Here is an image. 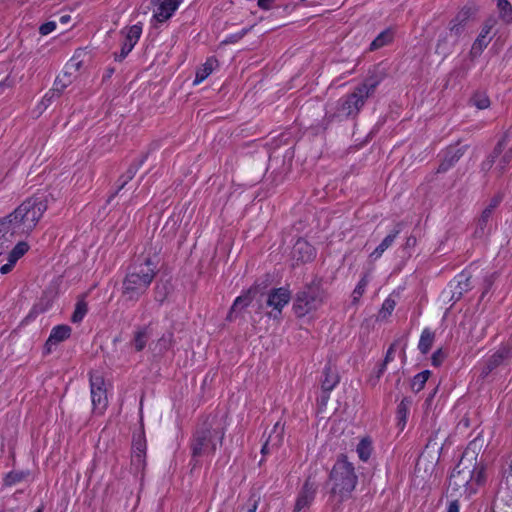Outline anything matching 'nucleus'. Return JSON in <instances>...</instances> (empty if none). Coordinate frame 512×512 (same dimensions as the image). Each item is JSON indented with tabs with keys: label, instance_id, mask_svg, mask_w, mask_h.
Masks as SVG:
<instances>
[{
	"label": "nucleus",
	"instance_id": "38",
	"mask_svg": "<svg viewBox=\"0 0 512 512\" xmlns=\"http://www.w3.org/2000/svg\"><path fill=\"white\" fill-rule=\"evenodd\" d=\"M368 278L367 276H364L357 284V286L355 287L353 293H352V297H353V301L356 302L360 299V297L363 295L364 291H365V288L366 286L368 285Z\"/></svg>",
	"mask_w": 512,
	"mask_h": 512
},
{
	"label": "nucleus",
	"instance_id": "9",
	"mask_svg": "<svg viewBox=\"0 0 512 512\" xmlns=\"http://www.w3.org/2000/svg\"><path fill=\"white\" fill-rule=\"evenodd\" d=\"M80 62H69L65 66L62 74L58 75L54 81L53 88L43 97L42 104L45 108L53 101L59 98L66 87H68L75 79V72L78 71Z\"/></svg>",
	"mask_w": 512,
	"mask_h": 512
},
{
	"label": "nucleus",
	"instance_id": "47",
	"mask_svg": "<svg viewBox=\"0 0 512 512\" xmlns=\"http://www.w3.org/2000/svg\"><path fill=\"white\" fill-rule=\"evenodd\" d=\"M133 451H134V454L135 453H141V454H144L145 452V444L142 440H138L134 443L133 445Z\"/></svg>",
	"mask_w": 512,
	"mask_h": 512
},
{
	"label": "nucleus",
	"instance_id": "49",
	"mask_svg": "<svg viewBox=\"0 0 512 512\" xmlns=\"http://www.w3.org/2000/svg\"><path fill=\"white\" fill-rule=\"evenodd\" d=\"M460 511V505L458 500H453L449 503L447 507V512H459Z\"/></svg>",
	"mask_w": 512,
	"mask_h": 512
},
{
	"label": "nucleus",
	"instance_id": "32",
	"mask_svg": "<svg viewBox=\"0 0 512 512\" xmlns=\"http://www.w3.org/2000/svg\"><path fill=\"white\" fill-rule=\"evenodd\" d=\"M356 452L362 461H367L372 452L371 441L362 439L357 445Z\"/></svg>",
	"mask_w": 512,
	"mask_h": 512
},
{
	"label": "nucleus",
	"instance_id": "50",
	"mask_svg": "<svg viewBox=\"0 0 512 512\" xmlns=\"http://www.w3.org/2000/svg\"><path fill=\"white\" fill-rule=\"evenodd\" d=\"M15 264H16V263H11V262H10V260L8 259V263L4 264V265L0 268V272H1L2 274H7V273H9V272L13 269V267H14V265H15Z\"/></svg>",
	"mask_w": 512,
	"mask_h": 512
},
{
	"label": "nucleus",
	"instance_id": "13",
	"mask_svg": "<svg viewBox=\"0 0 512 512\" xmlns=\"http://www.w3.org/2000/svg\"><path fill=\"white\" fill-rule=\"evenodd\" d=\"M470 16L471 9L469 7H463L450 21L447 32L450 36L451 44H458Z\"/></svg>",
	"mask_w": 512,
	"mask_h": 512
},
{
	"label": "nucleus",
	"instance_id": "23",
	"mask_svg": "<svg viewBox=\"0 0 512 512\" xmlns=\"http://www.w3.org/2000/svg\"><path fill=\"white\" fill-rule=\"evenodd\" d=\"M394 38V33L392 29H386L382 31L370 44V50L375 51L378 50L390 42H392Z\"/></svg>",
	"mask_w": 512,
	"mask_h": 512
},
{
	"label": "nucleus",
	"instance_id": "19",
	"mask_svg": "<svg viewBox=\"0 0 512 512\" xmlns=\"http://www.w3.org/2000/svg\"><path fill=\"white\" fill-rule=\"evenodd\" d=\"M71 335V328L68 325L55 326L50 333V336L46 342L48 347L57 345L58 343L66 340Z\"/></svg>",
	"mask_w": 512,
	"mask_h": 512
},
{
	"label": "nucleus",
	"instance_id": "3",
	"mask_svg": "<svg viewBox=\"0 0 512 512\" xmlns=\"http://www.w3.org/2000/svg\"><path fill=\"white\" fill-rule=\"evenodd\" d=\"M380 81L379 77L368 78L363 84L356 87L351 94L330 105L327 113H330L332 117L341 119L356 116L363 107L365 100L375 92Z\"/></svg>",
	"mask_w": 512,
	"mask_h": 512
},
{
	"label": "nucleus",
	"instance_id": "12",
	"mask_svg": "<svg viewBox=\"0 0 512 512\" xmlns=\"http://www.w3.org/2000/svg\"><path fill=\"white\" fill-rule=\"evenodd\" d=\"M124 39L121 44V51L115 54L116 61H122L132 51L142 34V25L140 23L126 27L121 30Z\"/></svg>",
	"mask_w": 512,
	"mask_h": 512
},
{
	"label": "nucleus",
	"instance_id": "1",
	"mask_svg": "<svg viewBox=\"0 0 512 512\" xmlns=\"http://www.w3.org/2000/svg\"><path fill=\"white\" fill-rule=\"evenodd\" d=\"M47 209L46 200L35 196L22 202L12 213L0 218V246L3 248L9 237L31 233ZM2 251L0 250V255Z\"/></svg>",
	"mask_w": 512,
	"mask_h": 512
},
{
	"label": "nucleus",
	"instance_id": "53",
	"mask_svg": "<svg viewBox=\"0 0 512 512\" xmlns=\"http://www.w3.org/2000/svg\"><path fill=\"white\" fill-rule=\"evenodd\" d=\"M274 448H271V445L266 441L264 443V445L262 446V449H261V452L263 454H268L271 450H273Z\"/></svg>",
	"mask_w": 512,
	"mask_h": 512
},
{
	"label": "nucleus",
	"instance_id": "48",
	"mask_svg": "<svg viewBox=\"0 0 512 512\" xmlns=\"http://www.w3.org/2000/svg\"><path fill=\"white\" fill-rule=\"evenodd\" d=\"M394 348H395V343L392 344L389 349L387 350V353H386V356H385V359H384V364H388L390 361H392L394 359Z\"/></svg>",
	"mask_w": 512,
	"mask_h": 512
},
{
	"label": "nucleus",
	"instance_id": "11",
	"mask_svg": "<svg viewBox=\"0 0 512 512\" xmlns=\"http://www.w3.org/2000/svg\"><path fill=\"white\" fill-rule=\"evenodd\" d=\"M496 24L497 20L495 17H489L484 21L479 35L471 46L470 55L472 58L480 56L484 49L489 45L493 37L496 35V31L494 30Z\"/></svg>",
	"mask_w": 512,
	"mask_h": 512
},
{
	"label": "nucleus",
	"instance_id": "28",
	"mask_svg": "<svg viewBox=\"0 0 512 512\" xmlns=\"http://www.w3.org/2000/svg\"><path fill=\"white\" fill-rule=\"evenodd\" d=\"M411 404V400L408 398L402 399V401L399 403L397 407V420H398V427L403 430L406 423H407V416L409 413V407Z\"/></svg>",
	"mask_w": 512,
	"mask_h": 512
},
{
	"label": "nucleus",
	"instance_id": "33",
	"mask_svg": "<svg viewBox=\"0 0 512 512\" xmlns=\"http://www.w3.org/2000/svg\"><path fill=\"white\" fill-rule=\"evenodd\" d=\"M498 9L500 11V17L505 23L512 22V6L508 0H498Z\"/></svg>",
	"mask_w": 512,
	"mask_h": 512
},
{
	"label": "nucleus",
	"instance_id": "10",
	"mask_svg": "<svg viewBox=\"0 0 512 512\" xmlns=\"http://www.w3.org/2000/svg\"><path fill=\"white\" fill-rule=\"evenodd\" d=\"M90 394L93 412L103 414L108 406V398L104 378L99 373L90 376Z\"/></svg>",
	"mask_w": 512,
	"mask_h": 512
},
{
	"label": "nucleus",
	"instance_id": "41",
	"mask_svg": "<svg viewBox=\"0 0 512 512\" xmlns=\"http://www.w3.org/2000/svg\"><path fill=\"white\" fill-rule=\"evenodd\" d=\"M458 288H459V291L457 292L458 293V297H460L463 293V291H467L468 290V287H469V278L466 277L464 274H461L459 276V279H458Z\"/></svg>",
	"mask_w": 512,
	"mask_h": 512
},
{
	"label": "nucleus",
	"instance_id": "5",
	"mask_svg": "<svg viewBox=\"0 0 512 512\" xmlns=\"http://www.w3.org/2000/svg\"><path fill=\"white\" fill-rule=\"evenodd\" d=\"M331 493L340 500L348 498L357 484L353 465L345 457L339 458L330 473Z\"/></svg>",
	"mask_w": 512,
	"mask_h": 512
},
{
	"label": "nucleus",
	"instance_id": "25",
	"mask_svg": "<svg viewBox=\"0 0 512 512\" xmlns=\"http://www.w3.org/2000/svg\"><path fill=\"white\" fill-rule=\"evenodd\" d=\"M456 45L457 44H451L450 36H449L448 32H445L444 34L440 35V37L438 39V42L436 45V53L445 57L452 52L453 48Z\"/></svg>",
	"mask_w": 512,
	"mask_h": 512
},
{
	"label": "nucleus",
	"instance_id": "29",
	"mask_svg": "<svg viewBox=\"0 0 512 512\" xmlns=\"http://www.w3.org/2000/svg\"><path fill=\"white\" fill-rule=\"evenodd\" d=\"M434 338L435 335L430 329L425 328L422 331L418 344V348L421 351V353L427 354L429 352L434 343Z\"/></svg>",
	"mask_w": 512,
	"mask_h": 512
},
{
	"label": "nucleus",
	"instance_id": "6",
	"mask_svg": "<svg viewBox=\"0 0 512 512\" xmlns=\"http://www.w3.org/2000/svg\"><path fill=\"white\" fill-rule=\"evenodd\" d=\"M326 292L318 283H312L299 291L294 299L293 310L297 317H304L318 310L326 300Z\"/></svg>",
	"mask_w": 512,
	"mask_h": 512
},
{
	"label": "nucleus",
	"instance_id": "24",
	"mask_svg": "<svg viewBox=\"0 0 512 512\" xmlns=\"http://www.w3.org/2000/svg\"><path fill=\"white\" fill-rule=\"evenodd\" d=\"M283 438H284V426L280 422H277L274 425V427L266 441L271 445V448L275 449V448H278L281 446V444L283 442Z\"/></svg>",
	"mask_w": 512,
	"mask_h": 512
},
{
	"label": "nucleus",
	"instance_id": "7",
	"mask_svg": "<svg viewBox=\"0 0 512 512\" xmlns=\"http://www.w3.org/2000/svg\"><path fill=\"white\" fill-rule=\"evenodd\" d=\"M468 456L469 452H465L449 479V489L459 492L460 494L461 491L466 493L472 490V488H469V485L474 477L477 483L481 481V471H478L476 476L474 475L475 464H473L472 461L475 460V458H469Z\"/></svg>",
	"mask_w": 512,
	"mask_h": 512
},
{
	"label": "nucleus",
	"instance_id": "21",
	"mask_svg": "<svg viewBox=\"0 0 512 512\" xmlns=\"http://www.w3.org/2000/svg\"><path fill=\"white\" fill-rule=\"evenodd\" d=\"M400 233L399 229L393 230L390 234H388L382 242L375 248V250L370 254V258L372 260L379 259L382 254L392 246L398 234Z\"/></svg>",
	"mask_w": 512,
	"mask_h": 512
},
{
	"label": "nucleus",
	"instance_id": "15",
	"mask_svg": "<svg viewBox=\"0 0 512 512\" xmlns=\"http://www.w3.org/2000/svg\"><path fill=\"white\" fill-rule=\"evenodd\" d=\"M316 490L317 486L307 479L297 497L294 512H301L308 508L314 500Z\"/></svg>",
	"mask_w": 512,
	"mask_h": 512
},
{
	"label": "nucleus",
	"instance_id": "8",
	"mask_svg": "<svg viewBox=\"0 0 512 512\" xmlns=\"http://www.w3.org/2000/svg\"><path fill=\"white\" fill-rule=\"evenodd\" d=\"M512 162V145H509L508 135H504L493 152L482 163V170H493L497 176L502 175Z\"/></svg>",
	"mask_w": 512,
	"mask_h": 512
},
{
	"label": "nucleus",
	"instance_id": "55",
	"mask_svg": "<svg viewBox=\"0 0 512 512\" xmlns=\"http://www.w3.org/2000/svg\"><path fill=\"white\" fill-rule=\"evenodd\" d=\"M70 19H71L70 15L67 14V15L61 16L59 20L62 24H66L70 21Z\"/></svg>",
	"mask_w": 512,
	"mask_h": 512
},
{
	"label": "nucleus",
	"instance_id": "54",
	"mask_svg": "<svg viewBox=\"0 0 512 512\" xmlns=\"http://www.w3.org/2000/svg\"><path fill=\"white\" fill-rule=\"evenodd\" d=\"M385 370H386V364L382 363L380 368L377 371V375H376L377 379H379L383 375Z\"/></svg>",
	"mask_w": 512,
	"mask_h": 512
},
{
	"label": "nucleus",
	"instance_id": "46",
	"mask_svg": "<svg viewBox=\"0 0 512 512\" xmlns=\"http://www.w3.org/2000/svg\"><path fill=\"white\" fill-rule=\"evenodd\" d=\"M276 0H258V6L261 9L269 10L272 8Z\"/></svg>",
	"mask_w": 512,
	"mask_h": 512
},
{
	"label": "nucleus",
	"instance_id": "35",
	"mask_svg": "<svg viewBox=\"0 0 512 512\" xmlns=\"http://www.w3.org/2000/svg\"><path fill=\"white\" fill-rule=\"evenodd\" d=\"M508 353L509 350L507 348H502L494 353L488 361L489 370L497 367L508 356Z\"/></svg>",
	"mask_w": 512,
	"mask_h": 512
},
{
	"label": "nucleus",
	"instance_id": "57",
	"mask_svg": "<svg viewBox=\"0 0 512 512\" xmlns=\"http://www.w3.org/2000/svg\"><path fill=\"white\" fill-rule=\"evenodd\" d=\"M318 3H319V2H308V3H307V6H314V5L318 4Z\"/></svg>",
	"mask_w": 512,
	"mask_h": 512
},
{
	"label": "nucleus",
	"instance_id": "39",
	"mask_svg": "<svg viewBox=\"0 0 512 512\" xmlns=\"http://www.w3.org/2000/svg\"><path fill=\"white\" fill-rule=\"evenodd\" d=\"M172 342H173V334L172 333L164 334L157 342L159 351L163 352V351L168 350L172 346Z\"/></svg>",
	"mask_w": 512,
	"mask_h": 512
},
{
	"label": "nucleus",
	"instance_id": "34",
	"mask_svg": "<svg viewBox=\"0 0 512 512\" xmlns=\"http://www.w3.org/2000/svg\"><path fill=\"white\" fill-rule=\"evenodd\" d=\"M88 311L87 303L82 299L76 304L75 310L72 314L71 321L73 323H79L83 320L84 316Z\"/></svg>",
	"mask_w": 512,
	"mask_h": 512
},
{
	"label": "nucleus",
	"instance_id": "37",
	"mask_svg": "<svg viewBox=\"0 0 512 512\" xmlns=\"http://www.w3.org/2000/svg\"><path fill=\"white\" fill-rule=\"evenodd\" d=\"M395 306H396V300H395V298L392 295H390L383 302L382 308H381V311H380V315L382 317H387V316L391 315V313L394 310Z\"/></svg>",
	"mask_w": 512,
	"mask_h": 512
},
{
	"label": "nucleus",
	"instance_id": "52",
	"mask_svg": "<svg viewBox=\"0 0 512 512\" xmlns=\"http://www.w3.org/2000/svg\"><path fill=\"white\" fill-rule=\"evenodd\" d=\"M5 481L8 485H12V484L16 483L17 481H19V477L17 474L10 473L7 475Z\"/></svg>",
	"mask_w": 512,
	"mask_h": 512
},
{
	"label": "nucleus",
	"instance_id": "51",
	"mask_svg": "<svg viewBox=\"0 0 512 512\" xmlns=\"http://www.w3.org/2000/svg\"><path fill=\"white\" fill-rule=\"evenodd\" d=\"M501 201L500 197H495L491 200L490 204L485 209H491V212L493 213L494 209L499 205Z\"/></svg>",
	"mask_w": 512,
	"mask_h": 512
},
{
	"label": "nucleus",
	"instance_id": "27",
	"mask_svg": "<svg viewBox=\"0 0 512 512\" xmlns=\"http://www.w3.org/2000/svg\"><path fill=\"white\" fill-rule=\"evenodd\" d=\"M255 294H256V289L251 288L248 291H246L244 294L238 296L233 303L231 311L233 312L236 310H242L245 307H247L252 302Z\"/></svg>",
	"mask_w": 512,
	"mask_h": 512
},
{
	"label": "nucleus",
	"instance_id": "16",
	"mask_svg": "<svg viewBox=\"0 0 512 512\" xmlns=\"http://www.w3.org/2000/svg\"><path fill=\"white\" fill-rule=\"evenodd\" d=\"M181 0H164L154 11L153 19L158 23H163L172 17L178 9Z\"/></svg>",
	"mask_w": 512,
	"mask_h": 512
},
{
	"label": "nucleus",
	"instance_id": "17",
	"mask_svg": "<svg viewBox=\"0 0 512 512\" xmlns=\"http://www.w3.org/2000/svg\"><path fill=\"white\" fill-rule=\"evenodd\" d=\"M463 154H464V151L462 148H459V147L449 148L446 151V153L438 167L437 172L444 173V172L448 171L463 156Z\"/></svg>",
	"mask_w": 512,
	"mask_h": 512
},
{
	"label": "nucleus",
	"instance_id": "40",
	"mask_svg": "<svg viewBox=\"0 0 512 512\" xmlns=\"http://www.w3.org/2000/svg\"><path fill=\"white\" fill-rule=\"evenodd\" d=\"M491 216H492L491 209H484L482 211V214H481L480 218L478 219V227L481 231H484Z\"/></svg>",
	"mask_w": 512,
	"mask_h": 512
},
{
	"label": "nucleus",
	"instance_id": "2",
	"mask_svg": "<svg viewBox=\"0 0 512 512\" xmlns=\"http://www.w3.org/2000/svg\"><path fill=\"white\" fill-rule=\"evenodd\" d=\"M156 275V265L146 257L136 262L127 273L122 286V295L128 301H137Z\"/></svg>",
	"mask_w": 512,
	"mask_h": 512
},
{
	"label": "nucleus",
	"instance_id": "56",
	"mask_svg": "<svg viewBox=\"0 0 512 512\" xmlns=\"http://www.w3.org/2000/svg\"><path fill=\"white\" fill-rule=\"evenodd\" d=\"M257 504L254 503L246 512H256Z\"/></svg>",
	"mask_w": 512,
	"mask_h": 512
},
{
	"label": "nucleus",
	"instance_id": "26",
	"mask_svg": "<svg viewBox=\"0 0 512 512\" xmlns=\"http://www.w3.org/2000/svg\"><path fill=\"white\" fill-rule=\"evenodd\" d=\"M148 338H149L148 327L138 328L135 331L134 337L132 340V345L134 346V349L137 352L142 351L146 346Z\"/></svg>",
	"mask_w": 512,
	"mask_h": 512
},
{
	"label": "nucleus",
	"instance_id": "22",
	"mask_svg": "<svg viewBox=\"0 0 512 512\" xmlns=\"http://www.w3.org/2000/svg\"><path fill=\"white\" fill-rule=\"evenodd\" d=\"M217 65L218 61L215 58H208L202 67L197 70L194 84L197 85L203 82L212 73Z\"/></svg>",
	"mask_w": 512,
	"mask_h": 512
},
{
	"label": "nucleus",
	"instance_id": "43",
	"mask_svg": "<svg viewBox=\"0 0 512 512\" xmlns=\"http://www.w3.org/2000/svg\"><path fill=\"white\" fill-rule=\"evenodd\" d=\"M56 29V23L54 21H49L40 26L39 32L41 35H48Z\"/></svg>",
	"mask_w": 512,
	"mask_h": 512
},
{
	"label": "nucleus",
	"instance_id": "42",
	"mask_svg": "<svg viewBox=\"0 0 512 512\" xmlns=\"http://www.w3.org/2000/svg\"><path fill=\"white\" fill-rule=\"evenodd\" d=\"M145 455L141 453H135L132 456V464L138 469L141 470L145 466Z\"/></svg>",
	"mask_w": 512,
	"mask_h": 512
},
{
	"label": "nucleus",
	"instance_id": "44",
	"mask_svg": "<svg viewBox=\"0 0 512 512\" xmlns=\"http://www.w3.org/2000/svg\"><path fill=\"white\" fill-rule=\"evenodd\" d=\"M446 354L444 353V351L442 349H438L437 351H435L432 355V364L434 366H439L442 364L444 358H445Z\"/></svg>",
	"mask_w": 512,
	"mask_h": 512
},
{
	"label": "nucleus",
	"instance_id": "14",
	"mask_svg": "<svg viewBox=\"0 0 512 512\" xmlns=\"http://www.w3.org/2000/svg\"><path fill=\"white\" fill-rule=\"evenodd\" d=\"M291 293L287 288L281 287L272 289L268 294L267 305L275 310V313H270L273 318H277L282 309L289 303Z\"/></svg>",
	"mask_w": 512,
	"mask_h": 512
},
{
	"label": "nucleus",
	"instance_id": "58",
	"mask_svg": "<svg viewBox=\"0 0 512 512\" xmlns=\"http://www.w3.org/2000/svg\"><path fill=\"white\" fill-rule=\"evenodd\" d=\"M35 512H42V509L38 508Z\"/></svg>",
	"mask_w": 512,
	"mask_h": 512
},
{
	"label": "nucleus",
	"instance_id": "45",
	"mask_svg": "<svg viewBox=\"0 0 512 512\" xmlns=\"http://www.w3.org/2000/svg\"><path fill=\"white\" fill-rule=\"evenodd\" d=\"M135 175V170L133 168H129L126 175L122 176V182H121V185L119 187V190L122 189L126 183L131 180Z\"/></svg>",
	"mask_w": 512,
	"mask_h": 512
},
{
	"label": "nucleus",
	"instance_id": "31",
	"mask_svg": "<svg viewBox=\"0 0 512 512\" xmlns=\"http://www.w3.org/2000/svg\"><path fill=\"white\" fill-rule=\"evenodd\" d=\"M430 371L425 370L414 376L411 382V388L414 392H419L423 389L425 383L429 379Z\"/></svg>",
	"mask_w": 512,
	"mask_h": 512
},
{
	"label": "nucleus",
	"instance_id": "18",
	"mask_svg": "<svg viewBox=\"0 0 512 512\" xmlns=\"http://www.w3.org/2000/svg\"><path fill=\"white\" fill-rule=\"evenodd\" d=\"M293 257L300 262H308L314 257V248L305 240H298L293 248Z\"/></svg>",
	"mask_w": 512,
	"mask_h": 512
},
{
	"label": "nucleus",
	"instance_id": "20",
	"mask_svg": "<svg viewBox=\"0 0 512 512\" xmlns=\"http://www.w3.org/2000/svg\"><path fill=\"white\" fill-rule=\"evenodd\" d=\"M339 382V376L337 371L331 366H326L323 371V379L321 381V387L324 392H330Z\"/></svg>",
	"mask_w": 512,
	"mask_h": 512
},
{
	"label": "nucleus",
	"instance_id": "30",
	"mask_svg": "<svg viewBox=\"0 0 512 512\" xmlns=\"http://www.w3.org/2000/svg\"><path fill=\"white\" fill-rule=\"evenodd\" d=\"M28 250V243L24 241L18 242L8 255L10 262L16 263Z\"/></svg>",
	"mask_w": 512,
	"mask_h": 512
},
{
	"label": "nucleus",
	"instance_id": "36",
	"mask_svg": "<svg viewBox=\"0 0 512 512\" xmlns=\"http://www.w3.org/2000/svg\"><path fill=\"white\" fill-rule=\"evenodd\" d=\"M471 101L478 109H486L490 106V100L484 92L475 93Z\"/></svg>",
	"mask_w": 512,
	"mask_h": 512
},
{
	"label": "nucleus",
	"instance_id": "4",
	"mask_svg": "<svg viewBox=\"0 0 512 512\" xmlns=\"http://www.w3.org/2000/svg\"><path fill=\"white\" fill-rule=\"evenodd\" d=\"M225 435V425L222 419L212 418L194 434L191 450L193 459L215 453L218 445L222 444Z\"/></svg>",
	"mask_w": 512,
	"mask_h": 512
}]
</instances>
